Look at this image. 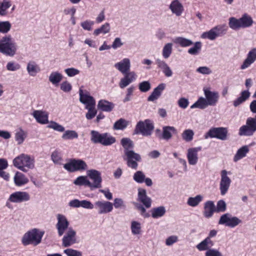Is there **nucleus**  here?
<instances>
[{"instance_id": "obj_1", "label": "nucleus", "mask_w": 256, "mask_h": 256, "mask_svg": "<svg viewBox=\"0 0 256 256\" xmlns=\"http://www.w3.org/2000/svg\"><path fill=\"white\" fill-rule=\"evenodd\" d=\"M34 162L33 157L22 154L14 159L13 164L17 168L26 172L34 168Z\"/></svg>"}, {"instance_id": "obj_2", "label": "nucleus", "mask_w": 256, "mask_h": 256, "mask_svg": "<svg viewBox=\"0 0 256 256\" xmlns=\"http://www.w3.org/2000/svg\"><path fill=\"white\" fill-rule=\"evenodd\" d=\"M16 50L17 46L11 36H5L0 39V52L7 56H13Z\"/></svg>"}, {"instance_id": "obj_3", "label": "nucleus", "mask_w": 256, "mask_h": 256, "mask_svg": "<svg viewBox=\"0 0 256 256\" xmlns=\"http://www.w3.org/2000/svg\"><path fill=\"white\" fill-rule=\"evenodd\" d=\"M44 234V232L34 228L24 235L22 240V243L24 246L30 244L36 246L41 242Z\"/></svg>"}, {"instance_id": "obj_4", "label": "nucleus", "mask_w": 256, "mask_h": 256, "mask_svg": "<svg viewBox=\"0 0 256 256\" xmlns=\"http://www.w3.org/2000/svg\"><path fill=\"white\" fill-rule=\"evenodd\" d=\"M154 124L152 120L146 119L144 121H140L136 125L135 133L142 134L143 136H150L154 130Z\"/></svg>"}, {"instance_id": "obj_5", "label": "nucleus", "mask_w": 256, "mask_h": 256, "mask_svg": "<svg viewBox=\"0 0 256 256\" xmlns=\"http://www.w3.org/2000/svg\"><path fill=\"white\" fill-rule=\"evenodd\" d=\"M228 132V129L226 128H212L206 134L204 138L206 139L208 138H216L222 140H224L227 139Z\"/></svg>"}, {"instance_id": "obj_6", "label": "nucleus", "mask_w": 256, "mask_h": 256, "mask_svg": "<svg viewBox=\"0 0 256 256\" xmlns=\"http://www.w3.org/2000/svg\"><path fill=\"white\" fill-rule=\"evenodd\" d=\"M88 166L86 162L82 160L72 159L64 164V168L69 172H74L86 170Z\"/></svg>"}, {"instance_id": "obj_7", "label": "nucleus", "mask_w": 256, "mask_h": 256, "mask_svg": "<svg viewBox=\"0 0 256 256\" xmlns=\"http://www.w3.org/2000/svg\"><path fill=\"white\" fill-rule=\"evenodd\" d=\"M124 160L126 162L127 166L132 169L136 170L138 166V162L141 160L140 156L135 152L134 150H130L122 156Z\"/></svg>"}, {"instance_id": "obj_8", "label": "nucleus", "mask_w": 256, "mask_h": 256, "mask_svg": "<svg viewBox=\"0 0 256 256\" xmlns=\"http://www.w3.org/2000/svg\"><path fill=\"white\" fill-rule=\"evenodd\" d=\"M242 222V220L238 217L232 216L230 214L226 213L220 217L218 224H224L226 226L233 228L241 224Z\"/></svg>"}, {"instance_id": "obj_9", "label": "nucleus", "mask_w": 256, "mask_h": 256, "mask_svg": "<svg viewBox=\"0 0 256 256\" xmlns=\"http://www.w3.org/2000/svg\"><path fill=\"white\" fill-rule=\"evenodd\" d=\"M226 28L225 26L219 25L212 28L208 32L202 33L201 37L202 38H206L210 40H214L220 34H225Z\"/></svg>"}, {"instance_id": "obj_10", "label": "nucleus", "mask_w": 256, "mask_h": 256, "mask_svg": "<svg viewBox=\"0 0 256 256\" xmlns=\"http://www.w3.org/2000/svg\"><path fill=\"white\" fill-rule=\"evenodd\" d=\"M88 176L93 181L90 182V188L92 190L102 187V178L100 172L96 170H90L87 171Z\"/></svg>"}, {"instance_id": "obj_11", "label": "nucleus", "mask_w": 256, "mask_h": 256, "mask_svg": "<svg viewBox=\"0 0 256 256\" xmlns=\"http://www.w3.org/2000/svg\"><path fill=\"white\" fill-rule=\"evenodd\" d=\"M228 174H230V172L225 170L221 171L220 190V194L222 196L224 195L228 191L232 182L230 178L228 176Z\"/></svg>"}, {"instance_id": "obj_12", "label": "nucleus", "mask_w": 256, "mask_h": 256, "mask_svg": "<svg viewBox=\"0 0 256 256\" xmlns=\"http://www.w3.org/2000/svg\"><path fill=\"white\" fill-rule=\"evenodd\" d=\"M30 195L28 192L24 191L16 192L12 194L8 202L13 203H21L30 200Z\"/></svg>"}, {"instance_id": "obj_13", "label": "nucleus", "mask_w": 256, "mask_h": 256, "mask_svg": "<svg viewBox=\"0 0 256 256\" xmlns=\"http://www.w3.org/2000/svg\"><path fill=\"white\" fill-rule=\"evenodd\" d=\"M58 222L56 228L59 236H62L69 226V222L65 216L62 214L56 215Z\"/></svg>"}, {"instance_id": "obj_14", "label": "nucleus", "mask_w": 256, "mask_h": 256, "mask_svg": "<svg viewBox=\"0 0 256 256\" xmlns=\"http://www.w3.org/2000/svg\"><path fill=\"white\" fill-rule=\"evenodd\" d=\"M76 242V232L72 228H70L62 239V246L65 248L68 247Z\"/></svg>"}, {"instance_id": "obj_15", "label": "nucleus", "mask_w": 256, "mask_h": 256, "mask_svg": "<svg viewBox=\"0 0 256 256\" xmlns=\"http://www.w3.org/2000/svg\"><path fill=\"white\" fill-rule=\"evenodd\" d=\"M95 206L100 214L110 212L113 210L112 204L108 201H97Z\"/></svg>"}, {"instance_id": "obj_16", "label": "nucleus", "mask_w": 256, "mask_h": 256, "mask_svg": "<svg viewBox=\"0 0 256 256\" xmlns=\"http://www.w3.org/2000/svg\"><path fill=\"white\" fill-rule=\"evenodd\" d=\"M204 92L209 106H216L219 99V94L216 91H210L208 88H204Z\"/></svg>"}, {"instance_id": "obj_17", "label": "nucleus", "mask_w": 256, "mask_h": 256, "mask_svg": "<svg viewBox=\"0 0 256 256\" xmlns=\"http://www.w3.org/2000/svg\"><path fill=\"white\" fill-rule=\"evenodd\" d=\"M201 150L200 147L192 148L188 150L187 158L190 165L194 166L198 162V152Z\"/></svg>"}, {"instance_id": "obj_18", "label": "nucleus", "mask_w": 256, "mask_h": 256, "mask_svg": "<svg viewBox=\"0 0 256 256\" xmlns=\"http://www.w3.org/2000/svg\"><path fill=\"white\" fill-rule=\"evenodd\" d=\"M32 116L36 121L42 124L48 123V112L42 110H34L32 114Z\"/></svg>"}, {"instance_id": "obj_19", "label": "nucleus", "mask_w": 256, "mask_h": 256, "mask_svg": "<svg viewBox=\"0 0 256 256\" xmlns=\"http://www.w3.org/2000/svg\"><path fill=\"white\" fill-rule=\"evenodd\" d=\"M114 67L122 74H125L130 72V61L128 58H124L120 62L114 64Z\"/></svg>"}, {"instance_id": "obj_20", "label": "nucleus", "mask_w": 256, "mask_h": 256, "mask_svg": "<svg viewBox=\"0 0 256 256\" xmlns=\"http://www.w3.org/2000/svg\"><path fill=\"white\" fill-rule=\"evenodd\" d=\"M79 94L80 101L86 105V108L96 106V102L93 97L88 94H84L81 89L79 90Z\"/></svg>"}, {"instance_id": "obj_21", "label": "nucleus", "mask_w": 256, "mask_h": 256, "mask_svg": "<svg viewBox=\"0 0 256 256\" xmlns=\"http://www.w3.org/2000/svg\"><path fill=\"white\" fill-rule=\"evenodd\" d=\"M136 75L134 72H128L125 74L124 76L122 78L120 82L119 86L121 88H124L128 86L136 79Z\"/></svg>"}, {"instance_id": "obj_22", "label": "nucleus", "mask_w": 256, "mask_h": 256, "mask_svg": "<svg viewBox=\"0 0 256 256\" xmlns=\"http://www.w3.org/2000/svg\"><path fill=\"white\" fill-rule=\"evenodd\" d=\"M216 210V206L214 202L212 200H208L204 204L203 215L208 218L212 217Z\"/></svg>"}, {"instance_id": "obj_23", "label": "nucleus", "mask_w": 256, "mask_h": 256, "mask_svg": "<svg viewBox=\"0 0 256 256\" xmlns=\"http://www.w3.org/2000/svg\"><path fill=\"white\" fill-rule=\"evenodd\" d=\"M169 8L172 13L179 16L182 14L184 8L182 4L178 0H174L170 3Z\"/></svg>"}, {"instance_id": "obj_24", "label": "nucleus", "mask_w": 256, "mask_h": 256, "mask_svg": "<svg viewBox=\"0 0 256 256\" xmlns=\"http://www.w3.org/2000/svg\"><path fill=\"white\" fill-rule=\"evenodd\" d=\"M177 133L176 128L172 126H164L162 127V132L161 135L158 136L160 138H162L166 140L170 139L173 134Z\"/></svg>"}, {"instance_id": "obj_25", "label": "nucleus", "mask_w": 256, "mask_h": 256, "mask_svg": "<svg viewBox=\"0 0 256 256\" xmlns=\"http://www.w3.org/2000/svg\"><path fill=\"white\" fill-rule=\"evenodd\" d=\"M166 88L165 84H160L154 88L150 96L148 98V102H154L157 100L161 96L162 92Z\"/></svg>"}, {"instance_id": "obj_26", "label": "nucleus", "mask_w": 256, "mask_h": 256, "mask_svg": "<svg viewBox=\"0 0 256 256\" xmlns=\"http://www.w3.org/2000/svg\"><path fill=\"white\" fill-rule=\"evenodd\" d=\"M138 198L146 208L150 207L151 199L146 196V190L142 188L138 189Z\"/></svg>"}, {"instance_id": "obj_27", "label": "nucleus", "mask_w": 256, "mask_h": 256, "mask_svg": "<svg viewBox=\"0 0 256 256\" xmlns=\"http://www.w3.org/2000/svg\"><path fill=\"white\" fill-rule=\"evenodd\" d=\"M26 70L30 76H35L40 72V68L34 60H30L26 65Z\"/></svg>"}, {"instance_id": "obj_28", "label": "nucleus", "mask_w": 256, "mask_h": 256, "mask_svg": "<svg viewBox=\"0 0 256 256\" xmlns=\"http://www.w3.org/2000/svg\"><path fill=\"white\" fill-rule=\"evenodd\" d=\"M62 78V74L58 71L52 72L48 76L49 82L56 86L58 85Z\"/></svg>"}, {"instance_id": "obj_29", "label": "nucleus", "mask_w": 256, "mask_h": 256, "mask_svg": "<svg viewBox=\"0 0 256 256\" xmlns=\"http://www.w3.org/2000/svg\"><path fill=\"white\" fill-rule=\"evenodd\" d=\"M250 93L248 90L242 91L240 96L233 102L234 107H238L242 104L246 102L250 96Z\"/></svg>"}, {"instance_id": "obj_30", "label": "nucleus", "mask_w": 256, "mask_h": 256, "mask_svg": "<svg viewBox=\"0 0 256 256\" xmlns=\"http://www.w3.org/2000/svg\"><path fill=\"white\" fill-rule=\"evenodd\" d=\"M27 137V132L22 128H19L14 134L15 140L18 145L22 144Z\"/></svg>"}, {"instance_id": "obj_31", "label": "nucleus", "mask_w": 256, "mask_h": 256, "mask_svg": "<svg viewBox=\"0 0 256 256\" xmlns=\"http://www.w3.org/2000/svg\"><path fill=\"white\" fill-rule=\"evenodd\" d=\"M14 179L16 185L19 186L24 185L28 182V179L25 175L19 172H17L16 173Z\"/></svg>"}, {"instance_id": "obj_32", "label": "nucleus", "mask_w": 256, "mask_h": 256, "mask_svg": "<svg viewBox=\"0 0 256 256\" xmlns=\"http://www.w3.org/2000/svg\"><path fill=\"white\" fill-rule=\"evenodd\" d=\"M240 20L242 28L250 27L254 23L252 18L246 14H243Z\"/></svg>"}, {"instance_id": "obj_33", "label": "nucleus", "mask_w": 256, "mask_h": 256, "mask_svg": "<svg viewBox=\"0 0 256 256\" xmlns=\"http://www.w3.org/2000/svg\"><path fill=\"white\" fill-rule=\"evenodd\" d=\"M121 144L124 148V154L134 149L133 142L129 138H122L120 141Z\"/></svg>"}, {"instance_id": "obj_34", "label": "nucleus", "mask_w": 256, "mask_h": 256, "mask_svg": "<svg viewBox=\"0 0 256 256\" xmlns=\"http://www.w3.org/2000/svg\"><path fill=\"white\" fill-rule=\"evenodd\" d=\"M114 107L112 103L104 100H100L98 104V108L104 112H110Z\"/></svg>"}, {"instance_id": "obj_35", "label": "nucleus", "mask_w": 256, "mask_h": 256, "mask_svg": "<svg viewBox=\"0 0 256 256\" xmlns=\"http://www.w3.org/2000/svg\"><path fill=\"white\" fill-rule=\"evenodd\" d=\"M204 196L201 194H198L194 197H189L187 200V204L192 207H196L202 201Z\"/></svg>"}, {"instance_id": "obj_36", "label": "nucleus", "mask_w": 256, "mask_h": 256, "mask_svg": "<svg viewBox=\"0 0 256 256\" xmlns=\"http://www.w3.org/2000/svg\"><path fill=\"white\" fill-rule=\"evenodd\" d=\"M214 245L213 242L209 238H206L202 242L196 245V248L200 251H203L209 250L210 246H212Z\"/></svg>"}, {"instance_id": "obj_37", "label": "nucleus", "mask_w": 256, "mask_h": 256, "mask_svg": "<svg viewBox=\"0 0 256 256\" xmlns=\"http://www.w3.org/2000/svg\"><path fill=\"white\" fill-rule=\"evenodd\" d=\"M249 152L248 146H244L238 150L234 158V161L236 162L240 160L245 157Z\"/></svg>"}, {"instance_id": "obj_38", "label": "nucleus", "mask_w": 256, "mask_h": 256, "mask_svg": "<svg viewBox=\"0 0 256 256\" xmlns=\"http://www.w3.org/2000/svg\"><path fill=\"white\" fill-rule=\"evenodd\" d=\"M166 212V210L164 206H160L154 208L151 210L152 216L154 218H157L163 216Z\"/></svg>"}, {"instance_id": "obj_39", "label": "nucleus", "mask_w": 256, "mask_h": 256, "mask_svg": "<svg viewBox=\"0 0 256 256\" xmlns=\"http://www.w3.org/2000/svg\"><path fill=\"white\" fill-rule=\"evenodd\" d=\"M132 234L134 236L139 235L142 233L141 224L136 220H132L130 224Z\"/></svg>"}, {"instance_id": "obj_40", "label": "nucleus", "mask_w": 256, "mask_h": 256, "mask_svg": "<svg viewBox=\"0 0 256 256\" xmlns=\"http://www.w3.org/2000/svg\"><path fill=\"white\" fill-rule=\"evenodd\" d=\"M206 98L203 97L200 98L198 100L191 106V108H198L200 109H204L208 106Z\"/></svg>"}, {"instance_id": "obj_41", "label": "nucleus", "mask_w": 256, "mask_h": 256, "mask_svg": "<svg viewBox=\"0 0 256 256\" xmlns=\"http://www.w3.org/2000/svg\"><path fill=\"white\" fill-rule=\"evenodd\" d=\"M116 142V138L110 136L108 135V134H102V142L100 144L108 146L112 145Z\"/></svg>"}, {"instance_id": "obj_42", "label": "nucleus", "mask_w": 256, "mask_h": 256, "mask_svg": "<svg viewBox=\"0 0 256 256\" xmlns=\"http://www.w3.org/2000/svg\"><path fill=\"white\" fill-rule=\"evenodd\" d=\"M78 132L74 130H67L64 131L62 138L64 140H70L78 138Z\"/></svg>"}, {"instance_id": "obj_43", "label": "nucleus", "mask_w": 256, "mask_h": 256, "mask_svg": "<svg viewBox=\"0 0 256 256\" xmlns=\"http://www.w3.org/2000/svg\"><path fill=\"white\" fill-rule=\"evenodd\" d=\"M174 42L182 47L189 46L193 44V42L190 40L183 37L176 38Z\"/></svg>"}, {"instance_id": "obj_44", "label": "nucleus", "mask_w": 256, "mask_h": 256, "mask_svg": "<svg viewBox=\"0 0 256 256\" xmlns=\"http://www.w3.org/2000/svg\"><path fill=\"white\" fill-rule=\"evenodd\" d=\"M172 44L167 43L163 47L162 56L165 59H168L172 54Z\"/></svg>"}, {"instance_id": "obj_45", "label": "nucleus", "mask_w": 256, "mask_h": 256, "mask_svg": "<svg viewBox=\"0 0 256 256\" xmlns=\"http://www.w3.org/2000/svg\"><path fill=\"white\" fill-rule=\"evenodd\" d=\"M129 122L128 120L121 118L115 122L114 128L116 130H122L126 128Z\"/></svg>"}, {"instance_id": "obj_46", "label": "nucleus", "mask_w": 256, "mask_h": 256, "mask_svg": "<svg viewBox=\"0 0 256 256\" xmlns=\"http://www.w3.org/2000/svg\"><path fill=\"white\" fill-rule=\"evenodd\" d=\"M228 26L230 28L234 30L242 28L240 18H236L234 17H231L229 18Z\"/></svg>"}, {"instance_id": "obj_47", "label": "nucleus", "mask_w": 256, "mask_h": 256, "mask_svg": "<svg viewBox=\"0 0 256 256\" xmlns=\"http://www.w3.org/2000/svg\"><path fill=\"white\" fill-rule=\"evenodd\" d=\"M74 184L76 186H87L90 187V182L87 179L86 176H80L78 177L74 182Z\"/></svg>"}, {"instance_id": "obj_48", "label": "nucleus", "mask_w": 256, "mask_h": 256, "mask_svg": "<svg viewBox=\"0 0 256 256\" xmlns=\"http://www.w3.org/2000/svg\"><path fill=\"white\" fill-rule=\"evenodd\" d=\"M90 140L94 144H100L102 138V134L96 130H92L90 132Z\"/></svg>"}, {"instance_id": "obj_49", "label": "nucleus", "mask_w": 256, "mask_h": 256, "mask_svg": "<svg viewBox=\"0 0 256 256\" xmlns=\"http://www.w3.org/2000/svg\"><path fill=\"white\" fill-rule=\"evenodd\" d=\"M194 132L192 130L188 129L184 130L182 134V138L187 142H190L193 140Z\"/></svg>"}, {"instance_id": "obj_50", "label": "nucleus", "mask_w": 256, "mask_h": 256, "mask_svg": "<svg viewBox=\"0 0 256 256\" xmlns=\"http://www.w3.org/2000/svg\"><path fill=\"white\" fill-rule=\"evenodd\" d=\"M110 31V25L108 23H106L102 26L99 28L95 30L94 32V34L95 36H98L99 34L102 33L104 34H106L109 32Z\"/></svg>"}, {"instance_id": "obj_51", "label": "nucleus", "mask_w": 256, "mask_h": 256, "mask_svg": "<svg viewBox=\"0 0 256 256\" xmlns=\"http://www.w3.org/2000/svg\"><path fill=\"white\" fill-rule=\"evenodd\" d=\"M11 4L7 0H4L0 2V15L5 16L6 14V10L10 8Z\"/></svg>"}, {"instance_id": "obj_52", "label": "nucleus", "mask_w": 256, "mask_h": 256, "mask_svg": "<svg viewBox=\"0 0 256 256\" xmlns=\"http://www.w3.org/2000/svg\"><path fill=\"white\" fill-rule=\"evenodd\" d=\"M12 27L11 24L8 21L0 22V32L2 34H6L10 30Z\"/></svg>"}, {"instance_id": "obj_53", "label": "nucleus", "mask_w": 256, "mask_h": 256, "mask_svg": "<svg viewBox=\"0 0 256 256\" xmlns=\"http://www.w3.org/2000/svg\"><path fill=\"white\" fill-rule=\"evenodd\" d=\"M202 43L200 42H196L194 44V46L188 50V54L192 55H196L200 52L202 48Z\"/></svg>"}, {"instance_id": "obj_54", "label": "nucleus", "mask_w": 256, "mask_h": 256, "mask_svg": "<svg viewBox=\"0 0 256 256\" xmlns=\"http://www.w3.org/2000/svg\"><path fill=\"white\" fill-rule=\"evenodd\" d=\"M146 176L142 171L138 170L136 172L133 178L138 183L142 184L144 182Z\"/></svg>"}, {"instance_id": "obj_55", "label": "nucleus", "mask_w": 256, "mask_h": 256, "mask_svg": "<svg viewBox=\"0 0 256 256\" xmlns=\"http://www.w3.org/2000/svg\"><path fill=\"white\" fill-rule=\"evenodd\" d=\"M140 90L143 92H146L151 88V84L148 81H143L138 84Z\"/></svg>"}, {"instance_id": "obj_56", "label": "nucleus", "mask_w": 256, "mask_h": 256, "mask_svg": "<svg viewBox=\"0 0 256 256\" xmlns=\"http://www.w3.org/2000/svg\"><path fill=\"white\" fill-rule=\"evenodd\" d=\"M48 127L59 132H64L65 130L62 125L54 121H51Z\"/></svg>"}, {"instance_id": "obj_57", "label": "nucleus", "mask_w": 256, "mask_h": 256, "mask_svg": "<svg viewBox=\"0 0 256 256\" xmlns=\"http://www.w3.org/2000/svg\"><path fill=\"white\" fill-rule=\"evenodd\" d=\"M51 159L52 161L56 164H61L62 158L60 152L55 150L51 154Z\"/></svg>"}, {"instance_id": "obj_58", "label": "nucleus", "mask_w": 256, "mask_h": 256, "mask_svg": "<svg viewBox=\"0 0 256 256\" xmlns=\"http://www.w3.org/2000/svg\"><path fill=\"white\" fill-rule=\"evenodd\" d=\"M88 110V112L86 114V117L87 120H91L97 114V110L95 108V106H90L86 108Z\"/></svg>"}, {"instance_id": "obj_59", "label": "nucleus", "mask_w": 256, "mask_h": 256, "mask_svg": "<svg viewBox=\"0 0 256 256\" xmlns=\"http://www.w3.org/2000/svg\"><path fill=\"white\" fill-rule=\"evenodd\" d=\"M226 202L223 200H218L217 202L216 210V212H224L226 210Z\"/></svg>"}, {"instance_id": "obj_60", "label": "nucleus", "mask_w": 256, "mask_h": 256, "mask_svg": "<svg viewBox=\"0 0 256 256\" xmlns=\"http://www.w3.org/2000/svg\"><path fill=\"white\" fill-rule=\"evenodd\" d=\"M64 252L67 255V256H82V254L80 252L72 248H67L64 250Z\"/></svg>"}, {"instance_id": "obj_61", "label": "nucleus", "mask_w": 256, "mask_h": 256, "mask_svg": "<svg viewBox=\"0 0 256 256\" xmlns=\"http://www.w3.org/2000/svg\"><path fill=\"white\" fill-rule=\"evenodd\" d=\"M20 68V65L13 62H10L7 64L6 68L10 71H16L19 70Z\"/></svg>"}, {"instance_id": "obj_62", "label": "nucleus", "mask_w": 256, "mask_h": 256, "mask_svg": "<svg viewBox=\"0 0 256 256\" xmlns=\"http://www.w3.org/2000/svg\"><path fill=\"white\" fill-rule=\"evenodd\" d=\"M178 104L180 108L186 109L189 104L188 100L185 98H180L178 101Z\"/></svg>"}, {"instance_id": "obj_63", "label": "nucleus", "mask_w": 256, "mask_h": 256, "mask_svg": "<svg viewBox=\"0 0 256 256\" xmlns=\"http://www.w3.org/2000/svg\"><path fill=\"white\" fill-rule=\"evenodd\" d=\"M66 74L70 77L74 76L80 73V70L74 68H68L64 70Z\"/></svg>"}, {"instance_id": "obj_64", "label": "nucleus", "mask_w": 256, "mask_h": 256, "mask_svg": "<svg viewBox=\"0 0 256 256\" xmlns=\"http://www.w3.org/2000/svg\"><path fill=\"white\" fill-rule=\"evenodd\" d=\"M205 256H223L222 254L218 250L214 248L208 250L205 254Z\"/></svg>"}]
</instances>
